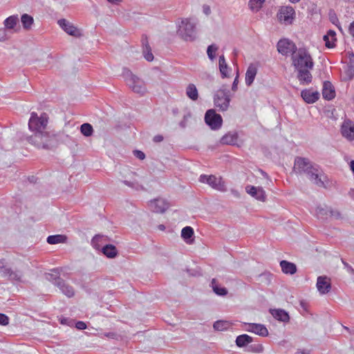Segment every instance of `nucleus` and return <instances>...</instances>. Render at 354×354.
<instances>
[{
  "label": "nucleus",
  "mask_w": 354,
  "mask_h": 354,
  "mask_svg": "<svg viewBox=\"0 0 354 354\" xmlns=\"http://www.w3.org/2000/svg\"><path fill=\"white\" fill-rule=\"evenodd\" d=\"M238 140L236 133H228L221 138V142L224 145H235Z\"/></svg>",
  "instance_id": "obj_28"
},
{
  "label": "nucleus",
  "mask_w": 354,
  "mask_h": 354,
  "mask_svg": "<svg viewBox=\"0 0 354 354\" xmlns=\"http://www.w3.org/2000/svg\"><path fill=\"white\" fill-rule=\"evenodd\" d=\"M282 271L286 274H293L297 272V266L295 263L283 260L280 262Z\"/></svg>",
  "instance_id": "obj_26"
},
{
  "label": "nucleus",
  "mask_w": 354,
  "mask_h": 354,
  "mask_svg": "<svg viewBox=\"0 0 354 354\" xmlns=\"http://www.w3.org/2000/svg\"><path fill=\"white\" fill-rule=\"evenodd\" d=\"M231 193L232 194V195L236 197V198H239L240 197V193L238 190L236 189H231Z\"/></svg>",
  "instance_id": "obj_57"
},
{
  "label": "nucleus",
  "mask_w": 354,
  "mask_h": 354,
  "mask_svg": "<svg viewBox=\"0 0 354 354\" xmlns=\"http://www.w3.org/2000/svg\"><path fill=\"white\" fill-rule=\"evenodd\" d=\"M187 96L193 101L198 98V93L196 86L194 84H189L186 88Z\"/></svg>",
  "instance_id": "obj_30"
},
{
  "label": "nucleus",
  "mask_w": 354,
  "mask_h": 354,
  "mask_svg": "<svg viewBox=\"0 0 354 354\" xmlns=\"http://www.w3.org/2000/svg\"><path fill=\"white\" fill-rule=\"evenodd\" d=\"M230 101V91L226 86L223 85L214 94V105L219 111H224L228 109Z\"/></svg>",
  "instance_id": "obj_6"
},
{
  "label": "nucleus",
  "mask_w": 354,
  "mask_h": 354,
  "mask_svg": "<svg viewBox=\"0 0 354 354\" xmlns=\"http://www.w3.org/2000/svg\"><path fill=\"white\" fill-rule=\"evenodd\" d=\"M158 227L159 230H160L162 231L165 230V227L164 225H159Z\"/></svg>",
  "instance_id": "obj_61"
},
{
  "label": "nucleus",
  "mask_w": 354,
  "mask_h": 354,
  "mask_svg": "<svg viewBox=\"0 0 354 354\" xmlns=\"http://www.w3.org/2000/svg\"><path fill=\"white\" fill-rule=\"evenodd\" d=\"M80 131L84 136L88 137L93 134V129L89 123H84L81 125Z\"/></svg>",
  "instance_id": "obj_39"
},
{
  "label": "nucleus",
  "mask_w": 354,
  "mask_h": 354,
  "mask_svg": "<svg viewBox=\"0 0 354 354\" xmlns=\"http://www.w3.org/2000/svg\"><path fill=\"white\" fill-rule=\"evenodd\" d=\"M199 181L203 183L209 185L212 189L217 191L225 192L227 191V187L225 181L221 177H216L214 175H201Z\"/></svg>",
  "instance_id": "obj_9"
},
{
  "label": "nucleus",
  "mask_w": 354,
  "mask_h": 354,
  "mask_svg": "<svg viewBox=\"0 0 354 354\" xmlns=\"http://www.w3.org/2000/svg\"><path fill=\"white\" fill-rule=\"evenodd\" d=\"M238 83H239V73H237V75H236V77L234 78V80L232 86V91H234V92L236 91V90L238 88Z\"/></svg>",
  "instance_id": "obj_49"
},
{
  "label": "nucleus",
  "mask_w": 354,
  "mask_h": 354,
  "mask_svg": "<svg viewBox=\"0 0 354 354\" xmlns=\"http://www.w3.org/2000/svg\"><path fill=\"white\" fill-rule=\"evenodd\" d=\"M351 169L354 174V160H352L350 163Z\"/></svg>",
  "instance_id": "obj_60"
},
{
  "label": "nucleus",
  "mask_w": 354,
  "mask_h": 354,
  "mask_svg": "<svg viewBox=\"0 0 354 354\" xmlns=\"http://www.w3.org/2000/svg\"><path fill=\"white\" fill-rule=\"evenodd\" d=\"M330 207L319 206L316 208V215L319 218H327L329 216Z\"/></svg>",
  "instance_id": "obj_36"
},
{
  "label": "nucleus",
  "mask_w": 354,
  "mask_h": 354,
  "mask_svg": "<svg viewBox=\"0 0 354 354\" xmlns=\"http://www.w3.org/2000/svg\"><path fill=\"white\" fill-rule=\"evenodd\" d=\"M67 237L62 234L50 235L47 238V243L50 245L57 244L60 243H65Z\"/></svg>",
  "instance_id": "obj_31"
},
{
  "label": "nucleus",
  "mask_w": 354,
  "mask_h": 354,
  "mask_svg": "<svg viewBox=\"0 0 354 354\" xmlns=\"http://www.w3.org/2000/svg\"><path fill=\"white\" fill-rule=\"evenodd\" d=\"M311 68H306L297 69V79L301 84L307 85L312 82L313 76L310 72Z\"/></svg>",
  "instance_id": "obj_19"
},
{
  "label": "nucleus",
  "mask_w": 354,
  "mask_h": 354,
  "mask_svg": "<svg viewBox=\"0 0 354 354\" xmlns=\"http://www.w3.org/2000/svg\"><path fill=\"white\" fill-rule=\"evenodd\" d=\"M317 288L322 295L328 293L331 288L330 279L325 276L319 277L317 281Z\"/></svg>",
  "instance_id": "obj_18"
},
{
  "label": "nucleus",
  "mask_w": 354,
  "mask_h": 354,
  "mask_svg": "<svg viewBox=\"0 0 354 354\" xmlns=\"http://www.w3.org/2000/svg\"><path fill=\"white\" fill-rule=\"evenodd\" d=\"M246 330L262 337H266L268 335V330L267 328L261 324H248Z\"/></svg>",
  "instance_id": "obj_21"
},
{
  "label": "nucleus",
  "mask_w": 354,
  "mask_h": 354,
  "mask_svg": "<svg viewBox=\"0 0 354 354\" xmlns=\"http://www.w3.org/2000/svg\"><path fill=\"white\" fill-rule=\"evenodd\" d=\"M349 32L354 37V21L349 26Z\"/></svg>",
  "instance_id": "obj_56"
},
{
  "label": "nucleus",
  "mask_w": 354,
  "mask_h": 354,
  "mask_svg": "<svg viewBox=\"0 0 354 354\" xmlns=\"http://www.w3.org/2000/svg\"><path fill=\"white\" fill-rule=\"evenodd\" d=\"M21 21L22 23V26L24 29L29 30L31 28V26L32 25L34 22L33 18L28 15V14H24L22 15L21 17Z\"/></svg>",
  "instance_id": "obj_35"
},
{
  "label": "nucleus",
  "mask_w": 354,
  "mask_h": 354,
  "mask_svg": "<svg viewBox=\"0 0 354 354\" xmlns=\"http://www.w3.org/2000/svg\"><path fill=\"white\" fill-rule=\"evenodd\" d=\"M322 96L324 99L330 100L335 96V92L330 82H324L322 89Z\"/></svg>",
  "instance_id": "obj_24"
},
{
  "label": "nucleus",
  "mask_w": 354,
  "mask_h": 354,
  "mask_svg": "<svg viewBox=\"0 0 354 354\" xmlns=\"http://www.w3.org/2000/svg\"><path fill=\"white\" fill-rule=\"evenodd\" d=\"M153 140L155 142H162L163 140V137L161 135H157V136H155L153 137Z\"/></svg>",
  "instance_id": "obj_55"
},
{
  "label": "nucleus",
  "mask_w": 354,
  "mask_h": 354,
  "mask_svg": "<svg viewBox=\"0 0 354 354\" xmlns=\"http://www.w3.org/2000/svg\"><path fill=\"white\" fill-rule=\"evenodd\" d=\"M194 235V230L192 227L189 226H187L183 228L181 231V236L187 242V240L189 239Z\"/></svg>",
  "instance_id": "obj_40"
},
{
  "label": "nucleus",
  "mask_w": 354,
  "mask_h": 354,
  "mask_svg": "<svg viewBox=\"0 0 354 354\" xmlns=\"http://www.w3.org/2000/svg\"><path fill=\"white\" fill-rule=\"evenodd\" d=\"M23 277V273L19 270H13L10 269L8 276V279L11 281H21Z\"/></svg>",
  "instance_id": "obj_38"
},
{
  "label": "nucleus",
  "mask_w": 354,
  "mask_h": 354,
  "mask_svg": "<svg viewBox=\"0 0 354 354\" xmlns=\"http://www.w3.org/2000/svg\"><path fill=\"white\" fill-rule=\"evenodd\" d=\"M28 141L38 148L50 149L55 145L56 138L53 133L45 129L41 133H33L28 138Z\"/></svg>",
  "instance_id": "obj_3"
},
{
  "label": "nucleus",
  "mask_w": 354,
  "mask_h": 354,
  "mask_svg": "<svg viewBox=\"0 0 354 354\" xmlns=\"http://www.w3.org/2000/svg\"><path fill=\"white\" fill-rule=\"evenodd\" d=\"M261 174H263V175H266V174L265 172H263V171H261Z\"/></svg>",
  "instance_id": "obj_64"
},
{
  "label": "nucleus",
  "mask_w": 354,
  "mask_h": 354,
  "mask_svg": "<svg viewBox=\"0 0 354 354\" xmlns=\"http://www.w3.org/2000/svg\"><path fill=\"white\" fill-rule=\"evenodd\" d=\"M46 278L50 281L55 280L53 283L56 286L60 291L68 297H72L75 295L73 288L67 283L64 279L58 277V273L55 270H52L51 273L46 274Z\"/></svg>",
  "instance_id": "obj_8"
},
{
  "label": "nucleus",
  "mask_w": 354,
  "mask_h": 354,
  "mask_svg": "<svg viewBox=\"0 0 354 354\" xmlns=\"http://www.w3.org/2000/svg\"><path fill=\"white\" fill-rule=\"evenodd\" d=\"M328 216H330L335 219H341L342 218V214H341L340 212L337 209H333L331 207H330Z\"/></svg>",
  "instance_id": "obj_45"
},
{
  "label": "nucleus",
  "mask_w": 354,
  "mask_h": 354,
  "mask_svg": "<svg viewBox=\"0 0 354 354\" xmlns=\"http://www.w3.org/2000/svg\"><path fill=\"white\" fill-rule=\"evenodd\" d=\"M229 324L224 321H216L214 322L213 327L216 330H223L228 328Z\"/></svg>",
  "instance_id": "obj_41"
},
{
  "label": "nucleus",
  "mask_w": 354,
  "mask_h": 354,
  "mask_svg": "<svg viewBox=\"0 0 354 354\" xmlns=\"http://www.w3.org/2000/svg\"><path fill=\"white\" fill-rule=\"evenodd\" d=\"M252 342V338L246 334L239 335L236 339V344L239 347H243Z\"/></svg>",
  "instance_id": "obj_33"
},
{
  "label": "nucleus",
  "mask_w": 354,
  "mask_h": 354,
  "mask_svg": "<svg viewBox=\"0 0 354 354\" xmlns=\"http://www.w3.org/2000/svg\"><path fill=\"white\" fill-rule=\"evenodd\" d=\"M325 45L327 48H331L335 46V40H331L330 38L327 39L326 40H324Z\"/></svg>",
  "instance_id": "obj_50"
},
{
  "label": "nucleus",
  "mask_w": 354,
  "mask_h": 354,
  "mask_svg": "<svg viewBox=\"0 0 354 354\" xmlns=\"http://www.w3.org/2000/svg\"><path fill=\"white\" fill-rule=\"evenodd\" d=\"M301 95L303 100L308 104L315 102L319 97V92L312 89L303 90L301 93Z\"/></svg>",
  "instance_id": "obj_20"
},
{
  "label": "nucleus",
  "mask_w": 354,
  "mask_h": 354,
  "mask_svg": "<svg viewBox=\"0 0 354 354\" xmlns=\"http://www.w3.org/2000/svg\"><path fill=\"white\" fill-rule=\"evenodd\" d=\"M342 136L350 141L354 140V123L350 120H346L342 124Z\"/></svg>",
  "instance_id": "obj_14"
},
{
  "label": "nucleus",
  "mask_w": 354,
  "mask_h": 354,
  "mask_svg": "<svg viewBox=\"0 0 354 354\" xmlns=\"http://www.w3.org/2000/svg\"><path fill=\"white\" fill-rule=\"evenodd\" d=\"M266 0H250L248 6L254 12H257L262 7Z\"/></svg>",
  "instance_id": "obj_37"
},
{
  "label": "nucleus",
  "mask_w": 354,
  "mask_h": 354,
  "mask_svg": "<svg viewBox=\"0 0 354 354\" xmlns=\"http://www.w3.org/2000/svg\"><path fill=\"white\" fill-rule=\"evenodd\" d=\"M292 3H298L300 0H289Z\"/></svg>",
  "instance_id": "obj_62"
},
{
  "label": "nucleus",
  "mask_w": 354,
  "mask_h": 354,
  "mask_svg": "<svg viewBox=\"0 0 354 354\" xmlns=\"http://www.w3.org/2000/svg\"><path fill=\"white\" fill-rule=\"evenodd\" d=\"M58 24L67 34L71 36L78 37L82 35L80 30L65 19H59Z\"/></svg>",
  "instance_id": "obj_13"
},
{
  "label": "nucleus",
  "mask_w": 354,
  "mask_h": 354,
  "mask_svg": "<svg viewBox=\"0 0 354 354\" xmlns=\"http://www.w3.org/2000/svg\"><path fill=\"white\" fill-rule=\"evenodd\" d=\"M245 190L248 194L258 201L264 202L266 199V192L262 187L248 185Z\"/></svg>",
  "instance_id": "obj_16"
},
{
  "label": "nucleus",
  "mask_w": 354,
  "mask_h": 354,
  "mask_svg": "<svg viewBox=\"0 0 354 354\" xmlns=\"http://www.w3.org/2000/svg\"><path fill=\"white\" fill-rule=\"evenodd\" d=\"M293 171L298 174H306L318 187H326V176L318 165L312 163L308 158H295Z\"/></svg>",
  "instance_id": "obj_1"
},
{
  "label": "nucleus",
  "mask_w": 354,
  "mask_h": 354,
  "mask_svg": "<svg viewBox=\"0 0 354 354\" xmlns=\"http://www.w3.org/2000/svg\"><path fill=\"white\" fill-rule=\"evenodd\" d=\"M277 18L280 24L290 25L295 18V11L292 6H281L277 12Z\"/></svg>",
  "instance_id": "obj_10"
},
{
  "label": "nucleus",
  "mask_w": 354,
  "mask_h": 354,
  "mask_svg": "<svg viewBox=\"0 0 354 354\" xmlns=\"http://www.w3.org/2000/svg\"><path fill=\"white\" fill-rule=\"evenodd\" d=\"M75 327L79 330H83L86 328V324L82 321H79L76 323Z\"/></svg>",
  "instance_id": "obj_53"
},
{
  "label": "nucleus",
  "mask_w": 354,
  "mask_h": 354,
  "mask_svg": "<svg viewBox=\"0 0 354 354\" xmlns=\"http://www.w3.org/2000/svg\"><path fill=\"white\" fill-rule=\"evenodd\" d=\"M142 46V54L145 59L148 62H152L153 60V55L151 52V48L149 46L148 38L146 35H142L141 39Z\"/></svg>",
  "instance_id": "obj_22"
},
{
  "label": "nucleus",
  "mask_w": 354,
  "mask_h": 354,
  "mask_svg": "<svg viewBox=\"0 0 354 354\" xmlns=\"http://www.w3.org/2000/svg\"><path fill=\"white\" fill-rule=\"evenodd\" d=\"M330 21L333 24H335L340 29V27L338 26L337 24V22H338V19L336 16L330 17Z\"/></svg>",
  "instance_id": "obj_58"
},
{
  "label": "nucleus",
  "mask_w": 354,
  "mask_h": 354,
  "mask_svg": "<svg viewBox=\"0 0 354 354\" xmlns=\"http://www.w3.org/2000/svg\"><path fill=\"white\" fill-rule=\"evenodd\" d=\"M138 178L139 177L136 173L131 172L130 178L129 179L122 180V183L125 185L136 190H144L145 188L142 186V185L140 183Z\"/></svg>",
  "instance_id": "obj_17"
},
{
  "label": "nucleus",
  "mask_w": 354,
  "mask_h": 354,
  "mask_svg": "<svg viewBox=\"0 0 354 354\" xmlns=\"http://www.w3.org/2000/svg\"><path fill=\"white\" fill-rule=\"evenodd\" d=\"M134 155L140 160H143L145 158V153L139 150L134 151Z\"/></svg>",
  "instance_id": "obj_51"
},
{
  "label": "nucleus",
  "mask_w": 354,
  "mask_h": 354,
  "mask_svg": "<svg viewBox=\"0 0 354 354\" xmlns=\"http://www.w3.org/2000/svg\"><path fill=\"white\" fill-rule=\"evenodd\" d=\"M292 65L296 70L301 68H313L314 63L308 51L304 48H299L292 53Z\"/></svg>",
  "instance_id": "obj_4"
},
{
  "label": "nucleus",
  "mask_w": 354,
  "mask_h": 354,
  "mask_svg": "<svg viewBox=\"0 0 354 354\" xmlns=\"http://www.w3.org/2000/svg\"><path fill=\"white\" fill-rule=\"evenodd\" d=\"M122 76L127 86L133 92L142 95L147 93V87L145 82L137 75H134L129 69L124 68Z\"/></svg>",
  "instance_id": "obj_2"
},
{
  "label": "nucleus",
  "mask_w": 354,
  "mask_h": 354,
  "mask_svg": "<svg viewBox=\"0 0 354 354\" xmlns=\"http://www.w3.org/2000/svg\"><path fill=\"white\" fill-rule=\"evenodd\" d=\"M211 286L213 291L219 296H225L227 294V290L225 288L220 287L215 279L212 280Z\"/></svg>",
  "instance_id": "obj_32"
},
{
  "label": "nucleus",
  "mask_w": 354,
  "mask_h": 354,
  "mask_svg": "<svg viewBox=\"0 0 354 354\" xmlns=\"http://www.w3.org/2000/svg\"><path fill=\"white\" fill-rule=\"evenodd\" d=\"M102 251L106 257L111 259L115 257L118 254V250L115 246L111 244L104 245L102 248Z\"/></svg>",
  "instance_id": "obj_29"
},
{
  "label": "nucleus",
  "mask_w": 354,
  "mask_h": 354,
  "mask_svg": "<svg viewBox=\"0 0 354 354\" xmlns=\"http://www.w3.org/2000/svg\"><path fill=\"white\" fill-rule=\"evenodd\" d=\"M342 262L343 265L344 266V267L347 269V271L350 274L354 275V269L347 262H346L343 259H342Z\"/></svg>",
  "instance_id": "obj_48"
},
{
  "label": "nucleus",
  "mask_w": 354,
  "mask_h": 354,
  "mask_svg": "<svg viewBox=\"0 0 354 354\" xmlns=\"http://www.w3.org/2000/svg\"><path fill=\"white\" fill-rule=\"evenodd\" d=\"M9 324V318L7 315L3 313H0V324L6 326Z\"/></svg>",
  "instance_id": "obj_46"
},
{
  "label": "nucleus",
  "mask_w": 354,
  "mask_h": 354,
  "mask_svg": "<svg viewBox=\"0 0 354 354\" xmlns=\"http://www.w3.org/2000/svg\"><path fill=\"white\" fill-rule=\"evenodd\" d=\"M335 32L330 30L326 35L324 36V40H326L328 38H330L331 40H336L335 39Z\"/></svg>",
  "instance_id": "obj_47"
},
{
  "label": "nucleus",
  "mask_w": 354,
  "mask_h": 354,
  "mask_svg": "<svg viewBox=\"0 0 354 354\" xmlns=\"http://www.w3.org/2000/svg\"><path fill=\"white\" fill-rule=\"evenodd\" d=\"M296 354H308V353L304 352V351H298Z\"/></svg>",
  "instance_id": "obj_63"
},
{
  "label": "nucleus",
  "mask_w": 354,
  "mask_h": 354,
  "mask_svg": "<svg viewBox=\"0 0 354 354\" xmlns=\"http://www.w3.org/2000/svg\"><path fill=\"white\" fill-rule=\"evenodd\" d=\"M149 206L150 209L156 213H163L169 207L168 203L162 198H156L149 201Z\"/></svg>",
  "instance_id": "obj_15"
},
{
  "label": "nucleus",
  "mask_w": 354,
  "mask_h": 354,
  "mask_svg": "<svg viewBox=\"0 0 354 354\" xmlns=\"http://www.w3.org/2000/svg\"><path fill=\"white\" fill-rule=\"evenodd\" d=\"M48 122V115L45 113L38 116L35 112L31 113L28 122L29 129L34 133H41L46 129Z\"/></svg>",
  "instance_id": "obj_7"
},
{
  "label": "nucleus",
  "mask_w": 354,
  "mask_h": 354,
  "mask_svg": "<svg viewBox=\"0 0 354 354\" xmlns=\"http://www.w3.org/2000/svg\"><path fill=\"white\" fill-rule=\"evenodd\" d=\"M103 239H104V236L102 235H95L91 241V244L93 247L97 250L100 249V245L99 244Z\"/></svg>",
  "instance_id": "obj_44"
},
{
  "label": "nucleus",
  "mask_w": 354,
  "mask_h": 354,
  "mask_svg": "<svg viewBox=\"0 0 354 354\" xmlns=\"http://www.w3.org/2000/svg\"><path fill=\"white\" fill-rule=\"evenodd\" d=\"M217 50H218V47L214 44H212L207 47V53L208 57L211 60H213L215 58L216 52L217 51Z\"/></svg>",
  "instance_id": "obj_43"
},
{
  "label": "nucleus",
  "mask_w": 354,
  "mask_h": 354,
  "mask_svg": "<svg viewBox=\"0 0 354 354\" xmlns=\"http://www.w3.org/2000/svg\"><path fill=\"white\" fill-rule=\"evenodd\" d=\"M218 65H219V71L221 72L222 77L223 78L228 77L230 76L229 71H230V69L229 68V67L226 63L224 55H221L219 57Z\"/></svg>",
  "instance_id": "obj_27"
},
{
  "label": "nucleus",
  "mask_w": 354,
  "mask_h": 354,
  "mask_svg": "<svg viewBox=\"0 0 354 354\" xmlns=\"http://www.w3.org/2000/svg\"><path fill=\"white\" fill-rule=\"evenodd\" d=\"M203 12L206 15H209L211 13V9L209 6L204 5L203 7Z\"/></svg>",
  "instance_id": "obj_54"
},
{
  "label": "nucleus",
  "mask_w": 354,
  "mask_h": 354,
  "mask_svg": "<svg viewBox=\"0 0 354 354\" xmlns=\"http://www.w3.org/2000/svg\"><path fill=\"white\" fill-rule=\"evenodd\" d=\"M270 312L274 318L280 322H288L290 319L288 313L283 309H271Z\"/></svg>",
  "instance_id": "obj_25"
},
{
  "label": "nucleus",
  "mask_w": 354,
  "mask_h": 354,
  "mask_svg": "<svg viewBox=\"0 0 354 354\" xmlns=\"http://www.w3.org/2000/svg\"><path fill=\"white\" fill-rule=\"evenodd\" d=\"M10 268H8L4 264L3 261H0V276L2 277L7 278L10 270Z\"/></svg>",
  "instance_id": "obj_42"
},
{
  "label": "nucleus",
  "mask_w": 354,
  "mask_h": 354,
  "mask_svg": "<svg viewBox=\"0 0 354 354\" xmlns=\"http://www.w3.org/2000/svg\"><path fill=\"white\" fill-rule=\"evenodd\" d=\"M19 21V18L16 15H12L6 18L3 22L6 27L5 29H13Z\"/></svg>",
  "instance_id": "obj_34"
},
{
  "label": "nucleus",
  "mask_w": 354,
  "mask_h": 354,
  "mask_svg": "<svg viewBox=\"0 0 354 354\" xmlns=\"http://www.w3.org/2000/svg\"><path fill=\"white\" fill-rule=\"evenodd\" d=\"M177 34L185 41H194L196 39V24L189 19H182L178 25Z\"/></svg>",
  "instance_id": "obj_5"
},
{
  "label": "nucleus",
  "mask_w": 354,
  "mask_h": 354,
  "mask_svg": "<svg viewBox=\"0 0 354 354\" xmlns=\"http://www.w3.org/2000/svg\"><path fill=\"white\" fill-rule=\"evenodd\" d=\"M257 68L254 64H250L247 68L245 73V84L247 86H250L257 75Z\"/></svg>",
  "instance_id": "obj_23"
},
{
  "label": "nucleus",
  "mask_w": 354,
  "mask_h": 354,
  "mask_svg": "<svg viewBox=\"0 0 354 354\" xmlns=\"http://www.w3.org/2000/svg\"><path fill=\"white\" fill-rule=\"evenodd\" d=\"M7 39L6 30L5 28H0V41H4Z\"/></svg>",
  "instance_id": "obj_52"
},
{
  "label": "nucleus",
  "mask_w": 354,
  "mask_h": 354,
  "mask_svg": "<svg viewBox=\"0 0 354 354\" xmlns=\"http://www.w3.org/2000/svg\"><path fill=\"white\" fill-rule=\"evenodd\" d=\"M254 351L257 352V353L262 352L263 351V346H262V345H257V346H255V348L254 349Z\"/></svg>",
  "instance_id": "obj_59"
},
{
  "label": "nucleus",
  "mask_w": 354,
  "mask_h": 354,
  "mask_svg": "<svg viewBox=\"0 0 354 354\" xmlns=\"http://www.w3.org/2000/svg\"><path fill=\"white\" fill-rule=\"evenodd\" d=\"M295 44L288 39H280L277 43V50L283 55H291L297 51Z\"/></svg>",
  "instance_id": "obj_11"
},
{
  "label": "nucleus",
  "mask_w": 354,
  "mask_h": 354,
  "mask_svg": "<svg viewBox=\"0 0 354 354\" xmlns=\"http://www.w3.org/2000/svg\"><path fill=\"white\" fill-rule=\"evenodd\" d=\"M205 120L212 129H218L222 125V118L219 114L216 113L213 109L208 110L205 115Z\"/></svg>",
  "instance_id": "obj_12"
}]
</instances>
